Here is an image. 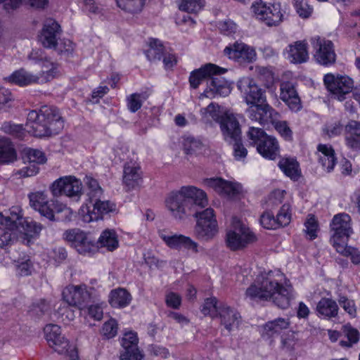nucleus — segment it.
Returning a JSON list of instances; mask_svg holds the SVG:
<instances>
[{"instance_id": "50", "label": "nucleus", "mask_w": 360, "mask_h": 360, "mask_svg": "<svg viewBox=\"0 0 360 360\" xmlns=\"http://www.w3.org/2000/svg\"><path fill=\"white\" fill-rule=\"evenodd\" d=\"M340 244L339 243V253L342 256L349 258L355 265L360 264V250L359 249L347 245L342 250H340Z\"/></svg>"}, {"instance_id": "9", "label": "nucleus", "mask_w": 360, "mask_h": 360, "mask_svg": "<svg viewBox=\"0 0 360 360\" xmlns=\"http://www.w3.org/2000/svg\"><path fill=\"white\" fill-rule=\"evenodd\" d=\"M257 240L255 234L240 220H234L233 229L226 235V246L232 251L242 250Z\"/></svg>"}, {"instance_id": "16", "label": "nucleus", "mask_w": 360, "mask_h": 360, "mask_svg": "<svg viewBox=\"0 0 360 360\" xmlns=\"http://www.w3.org/2000/svg\"><path fill=\"white\" fill-rule=\"evenodd\" d=\"M30 205L35 210H37L42 217L50 221L63 220L58 215H55V210L52 208L54 202H49L47 195L41 191H37L29 195Z\"/></svg>"}, {"instance_id": "35", "label": "nucleus", "mask_w": 360, "mask_h": 360, "mask_svg": "<svg viewBox=\"0 0 360 360\" xmlns=\"http://www.w3.org/2000/svg\"><path fill=\"white\" fill-rule=\"evenodd\" d=\"M316 310L319 314L328 318L338 315V305L330 298H322L317 304Z\"/></svg>"}, {"instance_id": "1", "label": "nucleus", "mask_w": 360, "mask_h": 360, "mask_svg": "<svg viewBox=\"0 0 360 360\" xmlns=\"http://www.w3.org/2000/svg\"><path fill=\"white\" fill-rule=\"evenodd\" d=\"M207 205L206 193L193 186L172 191L165 199L166 207L176 220L181 221L189 216L196 218L194 234L198 240L205 242L212 240L218 232L213 209H204Z\"/></svg>"}, {"instance_id": "22", "label": "nucleus", "mask_w": 360, "mask_h": 360, "mask_svg": "<svg viewBox=\"0 0 360 360\" xmlns=\"http://www.w3.org/2000/svg\"><path fill=\"white\" fill-rule=\"evenodd\" d=\"M203 184L212 188L216 192L229 198L236 196L241 190V186L236 183L226 181L221 178H210L203 180Z\"/></svg>"}, {"instance_id": "49", "label": "nucleus", "mask_w": 360, "mask_h": 360, "mask_svg": "<svg viewBox=\"0 0 360 360\" xmlns=\"http://www.w3.org/2000/svg\"><path fill=\"white\" fill-rule=\"evenodd\" d=\"M306 234L309 236V240H314L317 237V232L319 231V224L315 217L309 214L306 221L304 222Z\"/></svg>"}, {"instance_id": "12", "label": "nucleus", "mask_w": 360, "mask_h": 360, "mask_svg": "<svg viewBox=\"0 0 360 360\" xmlns=\"http://www.w3.org/2000/svg\"><path fill=\"white\" fill-rule=\"evenodd\" d=\"M82 182L72 176L60 177L54 181L50 186V191L54 197L65 195L78 201L82 194Z\"/></svg>"}, {"instance_id": "24", "label": "nucleus", "mask_w": 360, "mask_h": 360, "mask_svg": "<svg viewBox=\"0 0 360 360\" xmlns=\"http://www.w3.org/2000/svg\"><path fill=\"white\" fill-rule=\"evenodd\" d=\"M220 127L226 142H233L241 137V129L238 120L232 114H225L221 116Z\"/></svg>"}, {"instance_id": "59", "label": "nucleus", "mask_w": 360, "mask_h": 360, "mask_svg": "<svg viewBox=\"0 0 360 360\" xmlns=\"http://www.w3.org/2000/svg\"><path fill=\"white\" fill-rule=\"evenodd\" d=\"M102 333L108 339L115 337L117 333V321L113 319L106 321L103 326Z\"/></svg>"}, {"instance_id": "39", "label": "nucleus", "mask_w": 360, "mask_h": 360, "mask_svg": "<svg viewBox=\"0 0 360 360\" xmlns=\"http://www.w3.org/2000/svg\"><path fill=\"white\" fill-rule=\"evenodd\" d=\"M149 94L146 91L134 93L127 98V108L131 112H136L142 106L143 102L148 99Z\"/></svg>"}, {"instance_id": "53", "label": "nucleus", "mask_w": 360, "mask_h": 360, "mask_svg": "<svg viewBox=\"0 0 360 360\" xmlns=\"http://www.w3.org/2000/svg\"><path fill=\"white\" fill-rule=\"evenodd\" d=\"M52 49L58 52V54L69 56L72 53L75 45L70 40L63 39L60 40V42L57 43V46Z\"/></svg>"}, {"instance_id": "18", "label": "nucleus", "mask_w": 360, "mask_h": 360, "mask_svg": "<svg viewBox=\"0 0 360 360\" xmlns=\"http://www.w3.org/2000/svg\"><path fill=\"white\" fill-rule=\"evenodd\" d=\"M247 113L251 120L257 122L263 126L273 122L278 115L266 101L263 103H260L250 105L247 109Z\"/></svg>"}, {"instance_id": "26", "label": "nucleus", "mask_w": 360, "mask_h": 360, "mask_svg": "<svg viewBox=\"0 0 360 360\" xmlns=\"http://www.w3.org/2000/svg\"><path fill=\"white\" fill-rule=\"evenodd\" d=\"M280 90L281 99L288 105L291 110L297 112L301 109V101L293 83L291 82H282Z\"/></svg>"}, {"instance_id": "23", "label": "nucleus", "mask_w": 360, "mask_h": 360, "mask_svg": "<svg viewBox=\"0 0 360 360\" xmlns=\"http://www.w3.org/2000/svg\"><path fill=\"white\" fill-rule=\"evenodd\" d=\"M159 235L167 245L172 249L184 248L191 250L194 253L198 252V243L190 237L181 234L166 235L164 231H160Z\"/></svg>"}, {"instance_id": "31", "label": "nucleus", "mask_w": 360, "mask_h": 360, "mask_svg": "<svg viewBox=\"0 0 360 360\" xmlns=\"http://www.w3.org/2000/svg\"><path fill=\"white\" fill-rule=\"evenodd\" d=\"M22 210L18 206H13L5 214L0 212V225H6L15 230L19 231L20 224H22Z\"/></svg>"}, {"instance_id": "21", "label": "nucleus", "mask_w": 360, "mask_h": 360, "mask_svg": "<svg viewBox=\"0 0 360 360\" xmlns=\"http://www.w3.org/2000/svg\"><path fill=\"white\" fill-rule=\"evenodd\" d=\"M60 34L61 28L60 25L53 19H48L44 25L39 36V40L44 47L53 49L57 46Z\"/></svg>"}, {"instance_id": "64", "label": "nucleus", "mask_w": 360, "mask_h": 360, "mask_svg": "<svg viewBox=\"0 0 360 360\" xmlns=\"http://www.w3.org/2000/svg\"><path fill=\"white\" fill-rule=\"evenodd\" d=\"M32 268V263L29 259L20 262L18 265V273L22 276L30 275Z\"/></svg>"}, {"instance_id": "20", "label": "nucleus", "mask_w": 360, "mask_h": 360, "mask_svg": "<svg viewBox=\"0 0 360 360\" xmlns=\"http://www.w3.org/2000/svg\"><path fill=\"white\" fill-rule=\"evenodd\" d=\"M25 159L29 162V165L23 167L20 174L23 177L32 176L36 175L39 170L38 165L44 164L46 162V157L41 150L34 148L25 150Z\"/></svg>"}, {"instance_id": "41", "label": "nucleus", "mask_w": 360, "mask_h": 360, "mask_svg": "<svg viewBox=\"0 0 360 360\" xmlns=\"http://www.w3.org/2000/svg\"><path fill=\"white\" fill-rule=\"evenodd\" d=\"M117 5L122 10L130 13H137L142 11L145 0H115Z\"/></svg>"}, {"instance_id": "29", "label": "nucleus", "mask_w": 360, "mask_h": 360, "mask_svg": "<svg viewBox=\"0 0 360 360\" xmlns=\"http://www.w3.org/2000/svg\"><path fill=\"white\" fill-rule=\"evenodd\" d=\"M345 141L347 147L360 151V122L350 120L345 127Z\"/></svg>"}, {"instance_id": "10", "label": "nucleus", "mask_w": 360, "mask_h": 360, "mask_svg": "<svg viewBox=\"0 0 360 360\" xmlns=\"http://www.w3.org/2000/svg\"><path fill=\"white\" fill-rule=\"evenodd\" d=\"M94 288L88 287L85 284L70 285L63 291V298L69 305L82 309L94 302Z\"/></svg>"}, {"instance_id": "60", "label": "nucleus", "mask_w": 360, "mask_h": 360, "mask_svg": "<svg viewBox=\"0 0 360 360\" xmlns=\"http://www.w3.org/2000/svg\"><path fill=\"white\" fill-rule=\"evenodd\" d=\"M202 143L193 137H188L184 143V149L186 154H192L200 149Z\"/></svg>"}, {"instance_id": "58", "label": "nucleus", "mask_w": 360, "mask_h": 360, "mask_svg": "<svg viewBox=\"0 0 360 360\" xmlns=\"http://www.w3.org/2000/svg\"><path fill=\"white\" fill-rule=\"evenodd\" d=\"M1 128L5 133L9 134L17 138H22L24 135V129L20 124L5 122L2 125Z\"/></svg>"}, {"instance_id": "55", "label": "nucleus", "mask_w": 360, "mask_h": 360, "mask_svg": "<svg viewBox=\"0 0 360 360\" xmlns=\"http://www.w3.org/2000/svg\"><path fill=\"white\" fill-rule=\"evenodd\" d=\"M228 143L233 146V155L236 160H242L246 158L248 150L242 143L241 137H238V140Z\"/></svg>"}, {"instance_id": "63", "label": "nucleus", "mask_w": 360, "mask_h": 360, "mask_svg": "<svg viewBox=\"0 0 360 360\" xmlns=\"http://www.w3.org/2000/svg\"><path fill=\"white\" fill-rule=\"evenodd\" d=\"M109 89L106 86H100L92 91L90 102L93 103H98L100 98L104 96L108 92Z\"/></svg>"}, {"instance_id": "54", "label": "nucleus", "mask_w": 360, "mask_h": 360, "mask_svg": "<svg viewBox=\"0 0 360 360\" xmlns=\"http://www.w3.org/2000/svg\"><path fill=\"white\" fill-rule=\"evenodd\" d=\"M339 305L343 308L350 318H354L356 316V307L353 300L348 299L345 296L339 297Z\"/></svg>"}, {"instance_id": "56", "label": "nucleus", "mask_w": 360, "mask_h": 360, "mask_svg": "<svg viewBox=\"0 0 360 360\" xmlns=\"http://www.w3.org/2000/svg\"><path fill=\"white\" fill-rule=\"evenodd\" d=\"M261 225L266 229H278V223L276 222V217L271 212H264L260 217Z\"/></svg>"}, {"instance_id": "36", "label": "nucleus", "mask_w": 360, "mask_h": 360, "mask_svg": "<svg viewBox=\"0 0 360 360\" xmlns=\"http://www.w3.org/2000/svg\"><path fill=\"white\" fill-rule=\"evenodd\" d=\"M165 53V47L160 40L150 39L149 48L145 52L147 58L150 61H160Z\"/></svg>"}, {"instance_id": "3", "label": "nucleus", "mask_w": 360, "mask_h": 360, "mask_svg": "<svg viewBox=\"0 0 360 360\" xmlns=\"http://www.w3.org/2000/svg\"><path fill=\"white\" fill-rule=\"evenodd\" d=\"M226 72V68L213 63H207L191 72L189 77L191 87L197 89L201 82L207 78V86L204 91L205 96L210 98L217 96L225 97L231 93L229 84L221 77V75Z\"/></svg>"}, {"instance_id": "2", "label": "nucleus", "mask_w": 360, "mask_h": 360, "mask_svg": "<svg viewBox=\"0 0 360 360\" xmlns=\"http://www.w3.org/2000/svg\"><path fill=\"white\" fill-rule=\"evenodd\" d=\"M257 284H252L246 290V296L254 301L271 300L278 307L285 309L294 298L291 286L284 287L273 278L272 271L257 278Z\"/></svg>"}, {"instance_id": "4", "label": "nucleus", "mask_w": 360, "mask_h": 360, "mask_svg": "<svg viewBox=\"0 0 360 360\" xmlns=\"http://www.w3.org/2000/svg\"><path fill=\"white\" fill-rule=\"evenodd\" d=\"M84 183L86 186L87 198L78 212L79 217L85 223L103 219L104 214L115 210L116 205L109 200H101L103 195L102 188L98 181L91 176H86Z\"/></svg>"}, {"instance_id": "15", "label": "nucleus", "mask_w": 360, "mask_h": 360, "mask_svg": "<svg viewBox=\"0 0 360 360\" xmlns=\"http://www.w3.org/2000/svg\"><path fill=\"white\" fill-rule=\"evenodd\" d=\"M311 42L315 50L314 58L319 64L327 66L335 63L336 55L332 41L316 36L311 38Z\"/></svg>"}, {"instance_id": "38", "label": "nucleus", "mask_w": 360, "mask_h": 360, "mask_svg": "<svg viewBox=\"0 0 360 360\" xmlns=\"http://www.w3.org/2000/svg\"><path fill=\"white\" fill-rule=\"evenodd\" d=\"M353 233L352 219L348 214H339V239L346 238V240Z\"/></svg>"}, {"instance_id": "44", "label": "nucleus", "mask_w": 360, "mask_h": 360, "mask_svg": "<svg viewBox=\"0 0 360 360\" xmlns=\"http://www.w3.org/2000/svg\"><path fill=\"white\" fill-rule=\"evenodd\" d=\"M20 226L25 231V235L30 238L38 236L43 229L41 224L32 220L28 221L25 219L22 221V224H20Z\"/></svg>"}, {"instance_id": "34", "label": "nucleus", "mask_w": 360, "mask_h": 360, "mask_svg": "<svg viewBox=\"0 0 360 360\" xmlns=\"http://www.w3.org/2000/svg\"><path fill=\"white\" fill-rule=\"evenodd\" d=\"M131 300L130 293L123 288L112 290L109 295V303L115 308L125 307L130 304Z\"/></svg>"}, {"instance_id": "52", "label": "nucleus", "mask_w": 360, "mask_h": 360, "mask_svg": "<svg viewBox=\"0 0 360 360\" xmlns=\"http://www.w3.org/2000/svg\"><path fill=\"white\" fill-rule=\"evenodd\" d=\"M323 83L329 93V95L334 98H338V79L334 75L328 73L324 76Z\"/></svg>"}, {"instance_id": "14", "label": "nucleus", "mask_w": 360, "mask_h": 360, "mask_svg": "<svg viewBox=\"0 0 360 360\" xmlns=\"http://www.w3.org/2000/svg\"><path fill=\"white\" fill-rule=\"evenodd\" d=\"M237 87L243 94L248 105H253L266 101L265 91L250 77H243L238 81Z\"/></svg>"}, {"instance_id": "19", "label": "nucleus", "mask_w": 360, "mask_h": 360, "mask_svg": "<svg viewBox=\"0 0 360 360\" xmlns=\"http://www.w3.org/2000/svg\"><path fill=\"white\" fill-rule=\"evenodd\" d=\"M138 342L136 333L129 331L124 334L121 340L123 351L120 360H142L143 355L138 348Z\"/></svg>"}, {"instance_id": "37", "label": "nucleus", "mask_w": 360, "mask_h": 360, "mask_svg": "<svg viewBox=\"0 0 360 360\" xmlns=\"http://www.w3.org/2000/svg\"><path fill=\"white\" fill-rule=\"evenodd\" d=\"M16 159V153L11 141L6 138L0 139V163H9Z\"/></svg>"}, {"instance_id": "13", "label": "nucleus", "mask_w": 360, "mask_h": 360, "mask_svg": "<svg viewBox=\"0 0 360 360\" xmlns=\"http://www.w3.org/2000/svg\"><path fill=\"white\" fill-rule=\"evenodd\" d=\"M63 236L79 254H94L98 251V244L89 235L79 229L67 230Z\"/></svg>"}, {"instance_id": "8", "label": "nucleus", "mask_w": 360, "mask_h": 360, "mask_svg": "<svg viewBox=\"0 0 360 360\" xmlns=\"http://www.w3.org/2000/svg\"><path fill=\"white\" fill-rule=\"evenodd\" d=\"M46 340L55 352L68 356L71 360H78L76 347L61 334L60 327L56 324H48L44 327Z\"/></svg>"}, {"instance_id": "51", "label": "nucleus", "mask_w": 360, "mask_h": 360, "mask_svg": "<svg viewBox=\"0 0 360 360\" xmlns=\"http://www.w3.org/2000/svg\"><path fill=\"white\" fill-rule=\"evenodd\" d=\"M294 6L299 16L302 18H308L313 12V8L309 6L307 0H293Z\"/></svg>"}, {"instance_id": "11", "label": "nucleus", "mask_w": 360, "mask_h": 360, "mask_svg": "<svg viewBox=\"0 0 360 360\" xmlns=\"http://www.w3.org/2000/svg\"><path fill=\"white\" fill-rule=\"evenodd\" d=\"M252 8L257 18L268 27H276L283 21V14L278 3L255 2Z\"/></svg>"}, {"instance_id": "30", "label": "nucleus", "mask_w": 360, "mask_h": 360, "mask_svg": "<svg viewBox=\"0 0 360 360\" xmlns=\"http://www.w3.org/2000/svg\"><path fill=\"white\" fill-rule=\"evenodd\" d=\"M219 316L221 319V323L229 332L239 326L240 316L233 308L223 304L221 307H219Z\"/></svg>"}, {"instance_id": "62", "label": "nucleus", "mask_w": 360, "mask_h": 360, "mask_svg": "<svg viewBox=\"0 0 360 360\" xmlns=\"http://www.w3.org/2000/svg\"><path fill=\"white\" fill-rule=\"evenodd\" d=\"M165 302L169 307L179 309L181 305V299L178 294L172 292L166 295Z\"/></svg>"}, {"instance_id": "47", "label": "nucleus", "mask_w": 360, "mask_h": 360, "mask_svg": "<svg viewBox=\"0 0 360 360\" xmlns=\"http://www.w3.org/2000/svg\"><path fill=\"white\" fill-rule=\"evenodd\" d=\"M276 222L278 228L288 226L291 221L290 206L289 204H284L276 214Z\"/></svg>"}, {"instance_id": "7", "label": "nucleus", "mask_w": 360, "mask_h": 360, "mask_svg": "<svg viewBox=\"0 0 360 360\" xmlns=\"http://www.w3.org/2000/svg\"><path fill=\"white\" fill-rule=\"evenodd\" d=\"M250 143L256 146L257 152L264 158L274 160L279 155V145L276 139L269 136L259 127H250L247 133Z\"/></svg>"}, {"instance_id": "28", "label": "nucleus", "mask_w": 360, "mask_h": 360, "mask_svg": "<svg viewBox=\"0 0 360 360\" xmlns=\"http://www.w3.org/2000/svg\"><path fill=\"white\" fill-rule=\"evenodd\" d=\"M290 325L289 319L281 317L267 321L262 326L261 336L264 339H271L275 335H278L283 330L288 329Z\"/></svg>"}, {"instance_id": "5", "label": "nucleus", "mask_w": 360, "mask_h": 360, "mask_svg": "<svg viewBox=\"0 0 360 360\" xmlns=\"http://www.w3.org/2000/svg\"><path fill=\"white\" fill-rule=\"evenodd\" d=\"M27 131L37 137L58 134L64 127V121L55 106H43L39 111H30L25 124Z\"/></svg>"}, {"instance_id": "27", "label": "nucleus", "mask_w": 360, "mask_h": 360, "mask_svg": "<svg viewBox=\"0 0 360 360\" xmlns=\"http://www.w3.org/2000/svg\"><path fill=\"white\" fill-rule=\"evenodd\" d=\"M283 54L292 63H305L309 58L307 43L304 41H297L289 44L284 50Z\"/></svg>"}, {"instance_id": "42", "label": "nucleus", "mask_w": 360, "mask_h": 360, "mask_svg": "<svg viewBox=\"0 0 360 360\" xmlns=\"http://www.w3.org/2000/svg\"><path fill=\"white\" fill-rule=\"evenodd\" d=\"M343 333L347 341L342 340L340 342L341 346L349 347L358 342L359 333L356 329L352 328L350 325H346L343 326Z\"/></svg>"}, {"instance_id": "43", "label": "nucleus", "mask_w": 360, "mask_h": 360, "mask_svg": "<svg viewBox=\"0 0 360 360\" xmlns=\"http://www.w3.org/2000/svg\"><path fill=\"white\" fill-rule=\"evenodd\" d=\"M205 6L204 0H181L179 8L181 11L196 13Z\"/></svg>"}, {"instance_id": "61", "label": "nucleus", "mask_w": 360, "mask_h": 360, "mask_svg": "<svg viewBox=\"0 0 360 360\" xmlns=\"http://www.w3.org/2000/svg\"><path fill=\"white\" fill-rule=\"evenodd\" d=\"M297 338L294 333H287L281 338V345L287 351H292L297 344Z\"/></svg>"}, {"instance_id": "25", "label": "nucleus", "mask_w": 360, "mask_h": 360, "mask_svg": "<svg viewBox=\"0 0 360 360\" xmlns=\"http://www.w3.org/2000/svg\"><path fill=\"white\" fill-rule=\"evenodd\" d=\"M143 182L141 167L132 162H127L124 166L123 184L127 191L136 189Z\"/></svg>"}, {"instance_id": "32", "label": "nucleus", "mask_w": 360, "mask_h": 360, "mask_svg": "<svg viewBox=\"0 0 360 360\" xmlns=\"http://www.w3.org/2000/svg\"><path fill=\"white\" fill-rule=\"evenodd\" d=\"M96 243L98 244V249L105 248L107 250L112 252L119 246L117 234L114 229H105L101 233Z\"/></svg>"}, {"instance_id": "48", "label": "nucleus", "mask_w": 360, "mask_h": 360, "mask_svg": "<svg viewBox=\"0 0 360 360\" xmlns=\"http://www.w3.org/2000/svg\"><path fill=\"white\" fill-rule=\"evenodd\" d=\"M50 309V304L44 299L34 302L30 307L29 312L32 316H41Z\"/></svg>"}, {"instance_id": "17", "label": "nucleus", "mask_w": 360, "mask_h": 360, "mask_svg": "<svg viewBox=\"0 0 360 360\" xmlns=\"http://www.w3.org/2000/svg\"><path fill=\"white\" fill-rule=\"evenodd\" d=\"M224 53L229 58L243 63H250L256 60L255 50L244 43L235 42L232 46H226Z\"/></svg>"}, {"instance_id": "6", "label": "nucleus", "mask_w": 360, "mask_h": 360, "mask_svg": "<svg viewBox=\"0 0 360 360\" xmlns=\"http://www.w3.org/2000/svg\"><path fill=\"white\" fill-rule=\"evenodd\" d=\"M41 50L33 51L30 58L36 62H41L42 66L49 68V70H42L37 75H34L23 68L15 70L9 77L6 78L10 83L19 86H26L34 84L46 83L53 77V71L56 69L53 63L51 62L43 56Z\"/></svg>"}, {"instance_id": "57", "label": "nucleus", "mask_w": 360, "mask_h": 360, "mask_svg": "<svg viewBox=\"0 0 360 360\" xmlns=\"http://www.w3.org/2000/svg\"><path fill=\"white\" fill-rule=\"evenodd\" d=\"M275 129L283 137L285 140H291L292 136V131L288 127L286 121H275L271 122Z\"/></svg>"}, {"instance_id": "45", "label": "nucleus", "mask_w": 360, "mask_h": 360, "mask_svg": "<svg viewBox=\"0 0 360 360\" xmlns=\"http://www.w3.org/2000/svg\"><path fill=\"white\" fill-rule=\"evenodd\" d=\"M354 82L348 76H339V101L344 99V95L353 91Z\"/></svg>"}, {"instance_id": "33", "label": "nucleus", "mask_w": 360, "mask_h": 360, "mask_svg": "<svg viewBox=\"0 0 360 360\" xmlns=\"http://www.w3.org/2000/svg\"><path fill=\"white\" fill-rule=\"evenodd\" d=\"M281 170L288 177L293 181H297L301 176L300 165L294 158H283L278 162Z\"/></svg>"}, {"instance_id": "40", "label": "nucleus", "mask_w": 360, "mask_h": 360, "mask_svg": "<svg viewBox=\"0 0 360 360\" xmlns=\"http://www.w3.org/2000/svg\"><path fill=\"white\" fill-rule=\"evenodd\" d=\"M19 231L6 225H0V248L11 245L17 239Z\"/></svg>"}, {"instance_id": "46", "label": "nucleus", "mask_w": 360, "mask_h": 360, "mask_svg": "<svg viewBox=\"0 0 360 360\" xmlns=\"http://www.w3.org/2000/svg\"><path fill=\"white\" fill-rule=\"evenodd\" d=\"M223 304L218 306L217 300L214 297L207 298L202 307L201 311L205 316H214L217 313L219 314V307H221Z\"/></svg>"}]
</instances>
